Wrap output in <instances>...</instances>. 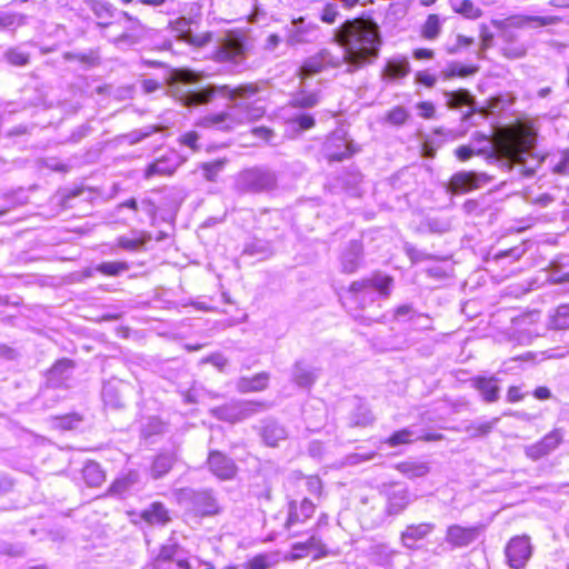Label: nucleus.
<instances>
[{"label":"nucleus","mask_w":569,"mask_h":569,"mask_svg":"<svg viewBox=\"0 0 569 569\" xmlns=\"http://www.w3.org/2000/svg\"><path fill=\"white\" fill-rule=\"evenodd\" d=\"M200 79L201 77L191 70H176L169 82V93L184 107L206 104L211 101L217 93L234 101V104L231 106L228 111L209 114L202 118L201 124L203 127L229 130L237 123L244 120L250 121L259 119L264 113V108L259 104L258 100L252 103L249 102L251 98L258 94V84L247 83L237 88H231L228 84H210L206 88H193Z\"/></svg>","instance_id":"1"},{"label":"nucleus","mask_w":569,"mask_h":569,"mask_svg":"<svg viewBox=\"0 0 569 569\" xmlns=\"http://www.w3.org/2000/svg\"><path fill=\"white\" fill-rule=\"evenodd\" d=\"M336 39L343 49L342 56L321 49L305 60L299 69L303 80L313 74L347 64L346 72L353 73L370 64L379 57L382 37L379 26L372 19H352L345 21L336 31Z\"/></svg>","instance_id":"2"},{"label":"nucleus","mask_w":569,"mask_h":569,"mask_svg":"<svg viewBox=\"0 0 569 569\" xmlns=\"http://www.w3.org/2000/svg\"><path fill=\"white\" fill-rule=\"evenodd\" d=\"M536 132L527 126H519L499 139L497 153L512 163L523 164L536 144Z\"/></svg>","instance_id":"3"},{"label":"nucleus","mask_w":569,"mask_h":569,"mask_svg":"<svg viewBox=\"0 0 569 569\" xmlns=\"http://www.w3.org/2000/svg\"><path fill=\"white\" fill-rule=\"evenodd\" d=\"M392 281L389 276L375 273L369 278L353 281L350 284L349 293L355 303L366 308L376 301L378 295L388 297Z\"/></svg>","instance_id":"4"},{"label":"nucleus","mask_w":569,"mask_h":569,"mask_svg":"<svg viewBox=\"0 0 569 569\" xmlns=\"http://www.w3.org/2000/svg\"><path fill=\"white\" fill-rule=\"evenodd\" d=\"M276 187V173L262 167L243 170L237 178V188L242 192L259 193L270 191Z\"/></svg>","instance_id":"5"},{"label":"nucleus","mask_w":569,"mask_h":569,"mask_svg":"<svg viewBox=\"0 0 569 569\" xmlns=\"http://www.w3.org/2000/svg\"><path fill=\"white\" fill-rule=\"evenodd\" d=\"M179 500L187 501L193 511L201 516H212L219 512L218 500L211 490L182 489L179 493Z\"/></svg>","instance_id":"6"},{"label":"nucleus","mask_w":569,"mask_h":569,"mask_svg":"<svg viewBox=\"0 0 569 569\" xmlns=\"http://www.w3.org/2000/svg\"><path fill=\"white\" fill-rule=\"evenodd\" d=\"M505 556L511 569H523L532 556L530 538L526 535L512 537L506 545Z\"/></svg>","instance_id":"7"},{"label":"nucleus","mask_w":569,"mask_h":569,"mask_svg":"<svg viewBox=\"0 0 569 569\" xmlns=\"http://www.w3.org/2000/svg\"><path fill=\"white\" fill-rule=\"evenodd\" d=\"M482 525L463 527L461 525H450L446 530L445 541L451 549L467 548L472 545L483 532Z\"/></svg>","instance_id":"8"},{"label":"nucleus","mask_w":569,"mask_h":569,"mask_svg":"<svg viewBox=\"0 0 569 569\" xmlns=\"http://www.w3.org/2000/svg\"><path fill=\"white\" fill-rule=\"evenodd\" d=\"M323 152L329 161H342L343 159L350 158L356 152V149L352 143L347 140L346 133L339 130L327 138Z\"/></svg>","instance_id":"9"},{"label":"nucleus","mask_w":569,"mask_h":569,"mask_svg":"<svg viewBox=\"0 0 569 569\" xmlns=\"http://www.w3.org/2000/svg\"><path fill=\"white\" fill-rule=\"evenodd\" d=\"M214 59L221 63L238 66L246 59L244 43L240 38L228 37L223 40L214 52Z\"/></svg>","instance_id":"10"},{"label":"nucleus","mask_w":569,"mask_h":569,"mask_svg":"<svg viewBox=\"0 0 569 569\" xmlns=\"http://www.w3.org/2000/svg\"><path fill=\"white\" fill-rule=\"evenodd\" d=\"M563 441V433L560 429H553L539 441L526 446L525 455L532 461H537L553 452Z\"/></svg>","instance_id":"11"},{"label":"nucleus","mask_w":569,"mask_h":569,"mask_svg":"<svg viewBox=\"0 0 569 569\" xmlns=\"http://www.w3.org/2000/svg\"><path fill=\"white\" fill-rule=\"evenodd\" d=\"M318 26L306 18L300 17L293 19L289 26L286 27V41L289 46H297L312 41Z\"/></svg>","instance_id":"12"},{"label":"nucleus","mask_w":569,"mask_h":569,"mask_svg":"<svg viewBox=\"0 0 569 569\" xmlns=\"http://www.w3.org/2000/svg\"><path fill=\"white\" fill-rule=\"evenodd\" d=\"M74 362L69 358H61L47 372V388H68L72 380Z\"/></svg>","instance_id":"13"},{"label":"nucleus","mask_w":569,"mask_h":569,"mask_svg":"<svg viewBox=\"0 0 569 569\" xmlns=\"http://www.w3.org/2000/svg\"><path fill=\"white\" fill-rule=\"evenodd\" d=\"M489 181L490 178L486 173L460 171L451 177L449 188L453 193H466L479 189Z\"/></svg>","instance_id":"14"},{"label":"nucleus","mask_w":569,"mask_h":569,"mask_svg":"<svg viewBox=\"0 0 569 569\" xmlns=\"http://www.w3.org/2000/svg\"><path fill=\"white\" fill-rule=\"evenodd\" d=\"M121 18L124 21V31L116 39L117 43L137 44L147 37L149 29L137 17L122 11Z\"/></svg>","instance_id":"15"},{"label":"nucleus","mask_w":569,"mask_h":569,"mask_svg":"<svg viewBox=\"0 0 569 569\" xmlns=\"http://www.w3.org/2000/svg\"><path fill=\"white\" fill-rule=\"evenodd\" d=\"M207 463L210 471L221 480H230L237 473L234 461L218 450L210 451Z\"/></svg>","instance_id":"16"},{"label":"nucleus","mask_w":569,"mask_h":569,"mask_svg":"<svg viewBox=\"0 0 569 569\" xmlns=\"http://www.w3.org/2000/svg\"><path fill=\"white\" fill-rule=\"evenodd\" d=\"M141 488V477L137 470H128L121 473L110 486L111 495L124 497Z\"/></svg>","instance_id":"17"},{"label":"nucleus","mask_w":569,"mask_h":569,"mask_svg":"<svg viewBox=\"0 0 569 569\" xmlns=\"http://www.w3.org/2000/svg\"><path fill=\"white\" fill-rule=\"evenodd\" d=\"M180 163L179 156L174 152H170L150 163L146 169L144 178L150 179L153 176H171L176 172Z\"/></svg>","instance_id":"18"},{"label":"nucleus","mask_w":569,"mask_h":569,"mask_svg":"<svg viewBox=\"0 0 569 569\" xmlns=\"http://www.w3.org/2000/svg\"><path fill=\"white\" fill-rule=\"evenodd\" d=\"M315 503L308 498L302 499L299 503L291 501L289 503L288 518L286 521V528L290 529L292 526L305 522L315 512Z\"/></svg>","instance_id":"19"},{"label":"nucleus","mask_w":569,"mask_h":569,"mask_svg":"<svg viewBox=\"0 0 569 569\" xmlns=\"http://www.w3.org/2000/svg\"><path fill=\"white\" fill-rule=\"evenodd\" d=\"M362 246L358 241H350L341 253V270L345 273L356 272L362 262Z\"/></svg>","instance_id":"20"},{"label":"nucleus","mask_w":569,"mask_h":569,"mask_svg":"<svg viewBox=\"0 0 569 569\" xmlns=\"http://www.w3.org/2000/svg\"><path fill=\"white\" fill-rule=\"evenodd\" d=\"M445 96L447 98V106L450 109H458L463 106L470 108V110L462 116L463 121H469L472 114L476 112L475 98L470 94V92L468 90L460 89L457 91H445Z\"/></svg>","instance_id":"21"},{"label":"nucleus","mask_w":569,"mask_h":569,"mask_svg":"<svg viewBox=\"0 0 569 569\" xmlns=\"http://www.w3.org/2000/svg\"><path fill=\"white\" fill-rule=\"evenodd\" d=\"M260 436L267 446L277 447L279 441L287 438L288 433L286 428L279 425L276 420L267 419L262 421Z\"/></svg>","instance_id":"22"},{"label":"nucleus","mask_w":569,"mask_h":569,"mask_svg":"<svg viewBox=\"0 0 569 569\" xmlns=\"http://www.w3.org/2000/svg\"><path fill=\"white\" fill-rule=\"evenodd\" d=\"M121 381H108L102 387V399L107 407L119 409L124 406L123 388Z\"/></svg>","instance_id":"23"},{"label":"nucleus","mask_w":569,"mask_h":569,"mask_svg":"<svg viewBox=\"0 0 569 569\" xmlns=\"http://www.w3.org/2000/svg\"><path fill=\"white\" fill-rule=\"evenodd\" d=\"M435 529L433 523L410 525L401 533V540L406 547H413L418 540L427 537Z\"/></svg>","instance_id":"24"},{"label":"nucleus","mask_w":569,"mask_h":569,"mask_svg":"<svg viewBox=\"0 0 569 569\" xmlns=\"http://www.w3.org/2000/svg\"><path fill=\"white\" fill-rule=\"evenodd\" d=\"M532 22L546 24L545 18L541 17H526V16H513L505 20L506 28L502 31V38L505 41L515 40L516 36L511 28H523Z\"/></svg>","instance_id":"25"},{"label":"nucleus","mask_w":569,"mask_h":569,"mask_svg":"<svg viewBox=\"0 0 569 569\" xmlns=\"http://www.w3.org/2000/svg\"><path fill=\"white\" fill-rule=\"evenodd\" d=\"M475 387L479 390L482 398L487 402H495L499 399L498 380L495 377H477L473 380Z\"/></svg>","instance_id":"26"},{"label":"nucleus","mask_w":569,"mask_h":569,"mask_svg":"<svg viewBox=\"0 0 569 569\" xmlns=\"http://www.w3.org/2000/svg\"><path fill=\"white\" fill-rule=\"evenodd\" d=\"M318 377L317 369L306 365L303 361H298L295 366L292 378L293 381L302 388L311 387Z\"/></svg>","instance_id":"27"},{"label":"nucleus","mask_w":569,"mask_h":569,"mask_svg":"<svg viewBox=\"0 0 569 569\" xmlns=\"http://www.w3.org/2000/svg\"><path fill=\"white\" fill-rule=\"evenodd\" d=\"M410 502V495L407 489H395L388 495L387 512L398 515L402 512Z\"/></svg>","instance_id":"28"},{"label":"nucleus","mask_w":569,"mask_h":569,"mask_svg":"<svg viewBox=\"0 0 569 569\" xmlns=\"http://www.w3.org/2000/svg\"><path fill=\"white\" fill-rule=\"evenodd\" d=\"M410 72V64L406 58L390 59L382 70V77L397 80L405 78Z\"/></svg>","instance_id":"29"},{"label":"nucleus","mask_w":569,"mask_h":569,"mask_svg":"<svg viewBox=\"0 0 569 569\" xmlns=\"http://www.w3.org/2000/svg\"><path fill=\"white\" fill-rule=\"evenodd\" d=\"M268 381L269 375L267 372H260L252 378H240L237 382V389L242 393L261 391L267 388Z\"/></svg>","instance_id":"30"},{"label":"nucleus","mask_w":569,"mask_h":569,"mask_svg":"<svg viewBox=\"0 0 569 569\" xmlns=\"http://www.w3.org/2000/svg\"><path fill=\"white\" fill-rule=\"evenodd\" d=\"M177 461V456L174 452H162L159 453L151 466V476L153 479L162 478L167 475L174 462Z\"/></svg>","instance_id":"31"},{"label":"nucleus","mask_w":569,"mask_h":569,"mask_svg":"<svg viewBox=\"0 0 569 569\" xmlns=\"http://www.w3.org/2000/svg\"><path fill=\"white\" fill-rule=\"evenodd\" d=\"M141 518L150 525H166L170 518L161 502H153L141 512Z\"/></svg>","instance_id":"32"},{"label":"nucleus","mask_w":569,"mask_h":569,"mask_svg":"<svg viewBox=\"0 0 569 569\" xmlns=\"http://www.w3.org/2000/svg\"><path fill=\"white\" fill-rule=\"evenodd\" d=\"M82 477L89 487H99L106 480L104 471L98 462L89 461L82 469Z\"/></svg>","instance_id":"33"},{"label":"nucleus","mask_w":569,"mask_h":569,"mask_svg":"<svg viewBox=\"0 0 569 569\" xmlns=\"http://www.w3.org/2000/svg\"><path fill=\"white\" fill-rule=\"evenodd\" d=\"M242 254L256 257L258 259H266L272 254V250L268 241L261 239H253L244 244Z\"/></svg>","instance_id":"34"},{"label":"nucleus","mask_w":569,"mask_h":569,"mask_svg":"<svg viewBox=\"0 0 569 569\" xmlns=\"http://www.w3.org/2000/svg\"><path fill=\"white\" fill-rule=\"evenodd\" d=\"M396 468L408 478L423 477L430 471L429 465L422 461H403L398 463Z\"/></svg>","instance_id":"35"},{"label":"nucleus","mask_w":569,"mask_h":569,"mask_svg":"<svg viewBox=\"0 0 569 569\" xmlns=\"http://www.w3.org/2000/svg\"><path fill=\"white\" fill-rule=\"evenodd\" d=\"M452 10L466 19H478L482 16V10L475 6L470 0H450Z\"/></svg>","instance_id":"36"},{"label":"nucleus","mask_w":569,"mask_h":569,"mask_svg":"<svg viewBox=\"0 0 569 569\" xmlns=\"http://www.w3.org/2000/svg\"><path fill=\"white\" fill-rule=\"evenodd\" d=\"M320 102V94L318 91L301 90L291 97L290 103L292 107L309 109L316 107Z\"/></svg>","instance_id":"37"},{"label":"nucleus","mask_w":569,"mask_h":569,"mask_svg":"<svg viewBox=\"0 0 569 569\" xmlns=\"http://www.w3.org/2000/svg\"><path fill=\"white\" fill-rule=\"evenodd\" d=\"M393 318L398 322H410L412 325L413 321L428 322V316L423 313L417 312L411 305H401L399 306L393 313Z\"/></svg>","instance_id":"38"},{"label":"nucleus","mask_w":569,"mask_h":569,"mask_svg":"<svg viewBox=\"0 0 569 569\" xmlns=\"http://www.w3.org/2000/svg\"><path fill=\"white\" fill-rule=\"evenodd\" d=\"M549 325L553 329H569V303L558 306L549 315Z\"/></svg>","instance_id":"39"},{"label":"nucleus","mask_w":569,"mask_h":569,"mask_svg":"<svg viewBox=\"0 0 569 569\" xmlns=\"http://www.w3.org/2000/svg\"><path fill=\"white\" fill-rule=\"evenodd\" d=\"M269 407L267 402L262 401H238V412H240L239 420L248 419L256 413L267 410Z\"/></svg>","instance_id":"40"},{"label":"nucleus","mask_w":569,"mask_h":569,"mask_svg":"<svg viewBox=\"0 0 569 569\" xmlns=\"http://www.w3.org/2000/svg\"><path fill=\"white\" fill-rule=\"evenodd\" d=\"M238 410H239L238 401H233V402L227 403L224 406L218 407L213 411L218 419L230 422V423H234V422L240 421L239 420L240 412H238Z\"/></svg>","instance_id":"41"},{"label":"nucleus","mask_w":569,"mask_h":569,"mask_svg":"<svg viewBox=\"0 0 569 569\" xmlns=\"http://www.w3.org/2000/svg\"><path fill=\"white\" fill-rule=\"evenodd\" d=\"M373 422V416L371 411L363 406L357 407V409L349 417V425L351 427H367Z\"/></svg>","instance_id":"42"},{"label":"nucleus","mask_w":569,"mask_h":569,"mask_svg":"<svg viewBox=\"0 0 569 569\" xmlns=\"http://www.w3.org/2000/svg\"><path fill=\"white\" fill-rule=\"evenodd\" d=\"M63 59L66 61H79L89 67L99 63V54L96 50H89L87 52H64Z\"/></svg>","instance_id":"43"},{"label":"nucleus","mask_w":569,"mask_h":569,"mask_svg":"<svg viewBox=\"0 0 569 569\" xmlns=\"http://www.w3.org/2000/svg\"><path fill=\"white\" fill-rule=\"evenodd\" d=\"M96 270L106 276H119L129 270V264L126 261H106L96 267Z\"/></svg>","instance_id":"44"},{"label":"nucleus","mask_w":569,"mask_h":569,"mask_svg":"<svg viewBox=\"0 0 569 569\" xmlns=\"http://www.w3.org/2000/svg\"><path fill=\"white\" fill-rule=\"evenodd\" d=\"M417 437V433L413 429L411 428H405V429H401V430H398L396 432H393L388 439H387V443L390 446V447H397V446H400V445H406V443H410L413 441V439H416Z\"/></svg>","instance_id":"45"},{"label":"nucleus","mask_w":569,"mask_h":569,"mask_svg":"<svg viewBox=\"0 0 569 569\" xmlns=\"http://www.w3.org/2000/svg\"><path fill=\"white\" fill-rule=\"evenodd\" d=\"M409 117L410 113L405 107L397 106L386 113L385 122L395 127H400L407 122Z\"/></svg>","instance_id":"46"},{"label":"nucleus","mask_w":569,"mask_h":569,"mask_svg":"<svg viewBox=\"0 0 569 569\" xmlns=\"http://www.w3.org/2000/svg\"><path fill=\"white\" fill-rule=\"evenodd\" d=\"M4 59L14 67H23L29 63L30 54L20 48H10L4 52Z\"/></svg>","instance_id":"47"},{"label":"nucleus","mask_w":569,"mask_h":569,"mask_svg":"<svg viewBox=\"0 0 569 569\" xmlns=\"http://www.w3.org/2000/svg\"><path fill=\"white\" fill-rule=\"evenodd\" d=\"M277 563V559L272 555L260 553L254 556L246 563V569H270Z\"/></svg>","instance_id":"48"},{"label":"nucleus","mask_w":569,"mask_h":569,"mask_svg":"<svg viewBox=\"0 0 569 569\" xmlns=\"http://www.w3.org/2000/svg\"><path fill=\"white\" fill-rule=\"evenodd\" d=\"M90 9L100 20L111 19L114 14L113 6L107 1L93 0Z\"/></svg>","instance_id":"49"},{"label":"nucleus","mask_w":569,"mask_h":569,"mask_svg":"<svg viewBox=\"0 0 569 569\" xmlns=\"http://www.w3.org/2000/svg\"><path fill=\"white\" fill-rule=\"evenodd\" d=\"M441 24L439 17L437 14H430L422 27V36L426 39L432 40L439 36Z\"/></svg>","instance_id":"50"},{"label":"nucleus","mask_w":569,"mask_h":569,"mask_svg":"<svg viewBox=\"0 0 569 569\" xmlns=\"http://www.w3.org/2000/svg\"><path fill=\"white\" fill-rule=\"evenodd\" d=\"M26 24V16L21 13H0V30Z\"/></svg>","instance_id":"51"},{"label":"nucleus","mask_w":569,"mask_h":569,"mask_svg":"<svg viewBox=\"0 0 569 569\" xmlns=\"http://www.w3.org/2000/svg\"><path fill=\"white\" fill-rule=\"evenodd\" d=\"M224 163V160L202 163L201 169L203 171L204 179L208 181H216L218 174L222 171Z\"/></svg>","instance_id":"52"},{"label":"nucleus","mask_w":569,"mask_h":569,"mask_svg":"<svg viewBox=\"0 0 569 569\" xmlns=\"http://www.w3.org/2000/svg\"><path fill=\"white\" fill-rule=\"evenodd\" d=\"M498 418L493 419L492 421H485V422H477L469 427H467V432L473 438L483 437L487 436L497 423Z\"/></svg>","instance_id":"53"},{"label":"nucleus","mask_w":569,"mask_h":569,"mask_svg":"<svg viewBox=\"0 0 569 569\" xmlns=\"http://www.w3.org/2000/svg\"><path fill=\"white\" fill-rule=\"evenodd\" d=\"M150 237H146L142 234L139 238H127V237H120L118 239V246L124 250L129 251H136L139 250L148 240Z\"/></svg>","instance_id":"54"},{"label":"nucleus","mask_w":569,"mask_h":569,"mask_svg":"<svg viewBox=\"0 0 569 569\" xmlns=\"http://www.w3.org/2000/svg\"><path fill=\"white\" fill-rule=\"evenodd\" d=\"M508 43L502 48L503 54L510 59H518L526 54L527 48L522 43H513V40L507 41Z\"/></svg>","instance_id":"55"},{"label":"nucleus","mask_w":569,"mask_h":569,"mask_svg":"<svg viewBox=\"0 0 569 569\" xmlns=\"http://www.w3.org/2000/svg\"><path fill=\"white\" fill-rule=\"evenodd\" d=\"M308 491L313 496H320L322 490V482L318 476H310L306 479Z\"/></svg>","instance_id":"56"},{"label":"nucleus","mask_w":569,"mask_h":569,"mask_svg":"<svg viewBox=\"0 0 569 569\" xmlns=\"http://www.w3.org/2000/svg\"><path fill=\"white\" fill-rule=\"evenodd\" d=\"M417 109L419 111V116L423 119H432L435 118L436 108L433 103L429 101H422L417 103Z\"/></svg>","instance_id":"57"},{"label":"nucleus","mask_w":569,"mask_h":569,"mask_svg":"<svg viewBox=\"0 0 569 569\" xmlns=\"http://www.w3.org/2000/svg\"><path fill=\"white\" fill-rule=\"evenodd\" d=\"M553 171L560 174H569V150L561 153L559 161L553 167Z\"/></svg>","instance_id":"58"},{"label":"nucleus","mask_w":569,"mask_h":569,"mask_svg":"<svg viewBox=\"0 0 569 569\" xmlns=\"http://www.w3.org/2000/svg\"><path fill=\"white\" fill-rule=\"evenodd\" d=\"M162 429L163 425L159 419L150 418L148 426L142 429V433L147 438L150 437L151 435L162 432Z\"/></svg>","instance_id":"59"},{"label":"nucleus","mask_w":569,"mask_h":569,"mask_svg":"<svg viewBox=\"0 0 569 569\" xmlns=\"http://www.w3.org/2000/svg\"><path fill=\"white\" fill-rule=\"evenodd\" d=\"M81 421H82V418L79 415L72 413V415H68V416L60 418V426L63 429L71 430V429L77 428Z\"/></svg>","instance_id":"60"},{"label":"nucleus","mask_w":569,"mask_h":569,"mask_svg":"<svg viewBox=\"0 0 569 569\" xmlns=\"http://www.w3.org/2000/svg\"><path fill=\"white\" fill-rule=\"evenodd\" d=\"M90 130L91 128L89 124H81L72 131V133L68 138V141L72 143H78L80 140H82L84 137L89 134Z\"/></svg>","instance_id":"61"},{"label":"nucleus","mask_w":569,"mask_h":569,"mask_svg":"<svg viewBox=\"0 0 569 569\" xmlns=\"http://www.w3.org/2000/svg\"><path fill=\"white\" fill-rule=\"evenodd\" d=\"M198 140H199V134L196 131L186 132L180 137V142L182 144L191 148L192 150L199 149V147L197 144Z\"/></svg>","instance_id":"62"},{"label":"nucleus","mask_w":569,"mask_h":569,"mask_svg":"<svg viewBox=\"0 0 569 569\" xmlns=\"http://www.w3.org/2000/svg\"><path fill=\"white\" fill-rule=\"evenodd\" d=\"M337 16H338L337 7L335 4L329 3L322 10L321 20L326 23L331 24L336 21Z\"/></svg>","instance_id":"63"},{"label":"nucleus","mask_w":569,"mask_h":569,"mask_svg":"<svg viewBox=\"0 0 569 569\" xmlns=\"http://www.w3.org/2000/svg\"><path fill=\"white\" fill-rule=\"evenodd\" d=\"M177 546H163L158 555V561H171L177 555Z\"/></svg>","instance_id":"64"}]
</instances>
